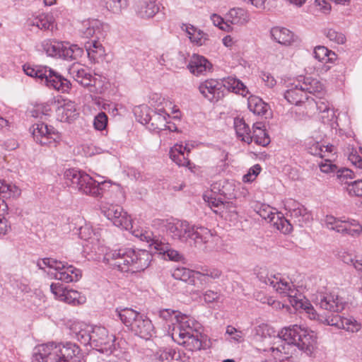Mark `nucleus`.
<instances>
[{
  "label": "nucleus",
  "instance_id": "41",
  "mask_svg": "<svg viewBox=\"0 0 362 362\" xmlns=\"http://www.w3.org/2000/svg\"><path fill=\"white\" fill-rule=\"evenodd\" d=\"M50 290L59 300H64L69 303H71V300L68 298V295L70 294V292L62 284L52 283L50 285Z\"/></svg>",
  "mask_w": 362,
  "mask_h": 362
},
{
  "label": "nucleus",
  "instance_id": "10",
  "mask_svg": "<svg viewBox=\"0 0 362 362\" xmlns=\"http://www.w3.org/2000/svg\"><path fill=\"white\" fill-rule=\"evenodd\" d=\"M37 265L40 269H45V267L54 269L56 271L54 278L65 283L78 281L82 276V272L79 269L53 258L40 259Z\"/></svg>",
  "mask_w": 362,
  "mask_h": 362
},
{
  "label": "nucleus",
  "instance_id": "50",
  "mask_svg": "<svg viewBox=\"0 0 362 362\" xmlns=\"http://www.w3.org/2000/svg\"><path fill=\"white\" fill-rule=\"evenodd\" d=\"M107 124V116L105 112H101L95 117L93 120V126L96 130H104L106 128Z\"/></svg>",
  "mask_w": 362,
  "mask_h": 362
},
{
  "label": "nucleus",
  "instance_id": "4",
  "mask_svg": "<svg viewBox=\"0 0 362 362\" xmlns=\"http://www.w3.org/2000/svg\"><path fill=\"white\" fill-rule=\"evenodd\" d=\"M180 325L171 333L173 339L186 349L195 351L209 346L206 337L197 330V322L190 317H184Z\"/></svg>",
  "mask_w": 362,
  "mask_h": 362
},
{
  "label": "nucleus",
  "instance_id": "35",
  "mask_svg": "<svg viewBox=\"0 0 362 362\" xmlns=\"http://www.w3.org/2000/svg\"><path fill=\"white\" fill-rule=\"evenodd\" d=\"M247 105L249 110L257 115H266L269 110L268 104L255 95H250L248 98Z\"/></svg>",
  "mask_w": 362,
  "mask_h": 362
},
{
  "label": "nucleus",
  "instance_id": "7",
  "mask_svg": "<svg viewBox=\"0 0 362 362\" xmlns=\"http://www.w3.org/2000/svg\"><path fill=\"white\" fill-rule=\"evenodd\" d=\"M23 71L26 75L40 79L42 83H44L49 88H52L62 93L68 92L71 88L69 81L47 66L25 64Z\"/></svg>",
  "mask_w": 362,
  "mask_h": 362
},
{
  "label": "nucleus",
  "instance_id": "11",
  "mask_svg": "<svg viewBox=\"0 0 362 362\" xmlns=\"http://www.w3.org/2000/svg\"><path fill=\"white\" fill-rule=\"evenodd\" d=\"M115 337L110 334L104 327H92V346L100 353L106 355L115 354L116 351Z\"/></svg>",
  "mask_w": 362,
  "mask_h": 362
},
{
  "label": "nucleus",
  "instance_id": "57",
  "mask_svg": "<svg viewBox=\"0 0 362 362\" xmlns=\"http://www.w3.org/2000/svg\"><path fill=\"white\" fill-rule=\"evenodd\" d=\"M220 297V293L210 289L203 293V299L206 303L216 302L219 300Z\"/></svg>",
  "mask_w": 362,
  "mask_h": 362
},
{
  "label": "nucleus",
  "instance_id": "36",
  "mask_svg": "<svg viewBox=\"0 0 362 362\" xmlns=\"http://www.w3.org/2000/svg\"><path fill=\"white\" fill-rule=\"evenodd\" d=\"M300 84L305 93L308 95V93L310 94H320L323 90V86L320 81L317 78H314L310 76L304 77L303 81H300Z\"/></svg>",
  "mask_w": 362,
  "mask_h": 362
},
{
  "label": "nucleus",
  "instance_id": "24",
  "mask_svg": "<svg viewBox=\"0 0 362 362\" xmlns=\"http://www.w3.org/2000/svg\"><path fill=\"white\" fill-rule=\"evenodd\" d=\"M187 67L192 74L198 76L209 71L211 64L205 57L194 54Z\"/></svg>",
  "mask_w": 362,
  "mask_h": 362
},
{
  "label": "nucleus",
  "instance_id": "40",
  "mask_svg": "<svg viewBox=\"0 0 362 362\" xmlns=\"http://www.w3.org/2000/svg\"><path fill=\"white\" fill-rule=\"evenodd\" d=\"M0 194H4V197H18L21 194V190L15 185L0 180Z\"/></svg>",
  "mask_w": 362,
  "mask_h": 362
},
{
  "label": "nucleus",
  "instance_id": "43",
  "mask_svg": "<svg viewBox=\"0 0 362 362\" xmlns=\"http://www.w3.org/2000/svg\"><path fill=\"white\" fill-rule=\"evenodd\" d=\"M106 8L113 13L119 14L127 8V0H104Z\"/></svg>",
  "mask_w": 362,
  "mask_h": 362
},
{
  "label": "nucleus",
  "instance_id": "39",
  "mask_svg": "<svg viewBox=\"0 0 362 362\" xmlns=\"http://www.w3.org/2000/svg\"><path fill=\"white\" fill-rule=\"evenodd\" d=\"M272 223L278 230L286 234L289 233L293 230V225L290 221L287 220L281 213H279L276 216L274 221Z\"/></svg>",
  "mask_w": 362,
  "mask_h": 362
},
{
  "label": "nucleus",
  "instance_id": "26",
  "mask_svg": "<svg viewBox=\"0 0 362 362\" xmlns=\"http://www.w3.org/2000/svg\"><path fill=\"white\" fill-rule=\"evenodd\" d=\"M270 33L272 37L281 45H291L297 40L294 34L285 28L274 27Z\"/></svg>",
  "mask_w": 362,
  "mask_h": 362
},
{
  "label": "nucleus",
  "instance_id": "23",
  "mask_svg": "<svg viewBox=\"0 0 362 362\" xmlns=\"http://www.w3.org/2000/svg\"><path fill=\"white\" fill-rule=\"evenodd\" d=\"M62 362H81L83 354L78 345L71 342L61 343Z\"/></svg>",
  "mask_w": 362,
  "mask_h": 362
},
{
  "label": "nucleus",
  "instance_id": "51",
  "mask_svg": "<svg viewBox=\"0 0 362 362\" xmlns=\"http://www.w3.org/2000/svg\"><path fill=\"white\" fill-rule=\"evenodd\" d=\"M347 190L351 196L362 197V179L349 183Z\"/></svg>",
  "mask_w": 362,
  "mask_h": 362
},
{
  "label": "nucleus",
  "instance_id": "62",
  "mask_svg": "<svg viewBox=\"0 0 362 362\" xmlns=\"http://www.w3.org/2000/svg\"><path fill=\"white\" fill-rule=\"evenodd\" d=\"M337 178L339 179L341 182H343L345 179H352L355 177L354 173L349 168H341L337 170Z\"/></svg>",
  "mask_w": 362,
  "mask_h": 362
},
{
  "label": "nucleus",
  "instance_id": "63",
  "mask_svg": "<svg viewBox=\"0 0 362 362\" xmlns=\"http://www.w3.org/2000/svg\"><path fill=\"white\" fill-rule=\"evenodd\" d=\"M350 162L358 169H362V158L356 151H352L349 156Z\"/></svg>",
  "mask_w": 362,
  "mask_h": 362
},
{
  "label": "nucleus",
  "instance_id": "18",
  "mask_svg": "<svg viewBox=\"0 0 362 362\" xmlns=\"http://www.w3.org/2000/svg\"><path fill=\"white\" fill-rule=\"evenodd\" d=\"M103 214L115 226L127 229L130 225V218L119 205L108 206L103 210Z\"/></svg>",
  "mask_w": 362,
  "mask_h": 362
},
{
  "label": "nucleus",
  "instance_id": "52",
  "mask_svg": "<svg viewBox=\"0 0 362 362\" xmlns=\"http://www.w3.org/2000/svg\"><path fill=\"white\" fill-rule=\"evenodd\" d=\"M192 283L194 285H197L198 283L200 284V287L206 286L210 284V281L205 276L204 272L194 271Z\"/></svg>",
  "mask_w": 362,
  "mask_h": 362
},
{
  "label": "nucleus",
  "instance_id": "56",
  "mask_svg": "<svg viewBox=\"0 0 362 362\" xmlns=\"http://www.w3.org/2000/svg\"><path fill=\"white\" fill-rule=\"evenodd\" d=\"M317 109L320 112H327V117H331L332 118L334 115L333 110H331L329 103L325 100H318L316 102Z\"/></svg>",
  "mask_w": 362,
  "mask_h": 362
},
{
  "label": "nucleus",
  "instance_id": "22",
  "mask_svg": "<svg viewBox=\"0 0 362 362\" xmlns=\"http://www.w3.org/2000/svg\"><path fill=\"white\" fill-rule=\"evenodd\" d=\"M28 27H36L40 30L52 31L56 27L55 19L51 13H42L27 21Z\"/></svg>",
  "mask_w": 362,
  "mask_h": 362
},
{
  "label": "nucleus",
  "instance_id": "38",
  "mask_svg": "<svg viewBox=\"0 0 362 362\" xmlns=\"http://www.w3.org/2000/svg\"><path fill=\"white\" fill-rule=\"evenodd\" d=\"M314 57L320 62H333L336 59L337 55L332 50L325 46H317L314 49Z\"/></svg>",
  "mask_w": 362,
  "mask_h": 362
},
{
  "label": "nucleus",
  "instance_id": "6",
  "mask_svg": "<svg viewBox=\"0 0 362 362\" xmlns=\"http://www.w3.org/2000/svg\"><path fill=\"white\" fill-rule=\"evenodd\" d=\"M278 336L288 344L296 346L308 355L311 354L316 343L314 332L298 325L284 327Z\"/></svg>",
  "mask_w": 362,
  "mask_h": 362
},
{
  "label": "nucleus",
  "instance_id": "42",
  "mask_svg": "<svg viewBox=\"0 0 362 362\" xmlns=\"http://www.w3.org/2000/svg\"><path fill=\"white\" fill-rule=\"evenodd\" d=\"M194 271L185 267H177L173 272L172 276L178 280H181L188 284L192 283Z\"/></svg>",
  "mask_w": 362,
  "mask_h": 362
},
{
  "label": "nucleus",
  "instance_id": "34",
  "mask_svg": "<svg viewBox=\"0 0 362 362\" xmlns=\"http://www.w3.org/2000/svg\"><path fill=\"white\" fill-rule=\"evenodd\" d=\"M85 174L86 172L76 168L66 170L64 173L66 185L74 189H77L78 187L80 185L81 180L83 178V175Z\"/></svg>",
  "mask_w": 362,
  "mask_h": 362
},
{
  "label": "nucleus",
  "instance_id": "17",
  "mask_svg": "<svg viewBox=\"0 0 362 362\" xmlns=\"http://www.w3.org/2000/svg\"><path fill=\"white\" fill-rule=\"evenodd\" d=\"M141 239L150 243V246L153 247L165 259L179 262L183 259V256L178 251L171 248L170 245L165 240L151 238L149 235L141 234Z\"/></svg>",
  "mask_w": 362,
  "mask_h": 362
},
{
  "label": "nucleus",
  "instance_id": "30",
  "mask_svg": "<svg viewBox=\"0 0 362 362\" xmlns=\"http://www.w3.org/2000/svg\"><path fill=\"white\" fill-rule=\"evenodd\" d=\"M234 128L237 137L241 141L248 144L252 142L250 129L243 118L235 117L234 119Z\"/></svg>",
  "mask_w": 362,
  "mask_h": 362
},
{
  "label": "nucleus",
  "instance_id": "44",
  "mask_svg": "<svg viewBox=\"0 0 362 362\" xmlns=\"http://www.w3.org/2000/svg\"><path fill=\"white\" fill-rule=\"evenodd\" d=\"M190 40L195 42L198 45H202L206 43L208 40L207 35L201 30H197L194 27L192 26L187 29Z\"/></svg>",
  "mask_w": 362,
  "mask_h": 362
},
{
  "label": "nucleus",
  "instance_id": "2",
  "mask_svg": "<svg viewBox=\"0 0 362 362\" xmlns=\"http://www.w3.org/2000/svg\"><path fill=\"white\" fill-rule=\"evenodd\" d=\"M163 226L171 236L182 242L189 243L199 250L206 249V244L212 238L211 230L203 226L191 225L186 221H163Z\"/></svg>",
  "mask_w": 362,
  "mask_h": 362
},
{
  "label": "nucleus",
  "instance_id": "15",
  "mask_svg": "<svg viewBox=\"0 0 362 362\" xmlns=\"http://www.w3.org/2000/svg\"><path fill=\"white\" fill-rule=\"evenodd\" d=\"M35 350L34 357L38 362H62L61 343L40 344Z\"/></svg>",
  "mask_w": 362,
  "mask_h": 362
},
{
  "label": "nucleus",
  "instance_id": "61",
  "mask_svg": "<svg viewBox=\"0 0 362 362\" xmlns=\"http://www.w3.org/2000/svg\"><path fill=\"white\" fill-rule=\"evenodd\" d=\"M273 332V329L267 324H261L256 328V334L262 337L271 336Z\"/></svg>",
  "mask_w": 362,
  "mask_h": 362
},
{
  "label": "nucleus",
  "instance_id": "1",
  "mask_svg": "<svg viewBox=\"0 0 362 362\" xmlns=\"http://www.w3.org/2000/svg\"><path fill=\"white\" fill-rule=\"evenodd\" d=\"M104 261L122 272H137L146 269L151 261V255L146 250H135L122 247L112 250L105 247L99 248Z\"/></svg>",
  "mask_w": 362,
  "mask_h": 362
},
{
  "label": "nucleus",
  "instance_id": "20",
  "mask_svg": "<svg viewBox=\"0 0 362 362\" xmlns=\"http://www.w3.org/2000/svg\"><path fill=\"white\" fill-rule=\"evenodd\" d=\"M71 76L83 87H95V78L90 71L81 64H74L69 69Z\"/></svg>",
  "mask_w": 362,
  "mask_h": 362
},
{
  "label": "nucleus",
  "instance_id": "46",
  "mask_svg": "<svg viewBox=\"0 0 362 362\" xmlns=\"http://www.w3.org/2000/svg\"><path fill=\"white\" fill-rule=\"evenodd\" d=\"M325 35L332 42H334L338 45L344 44L346 42L345 35L334 29H325L324 30Z\"/></svg>",
  "mask_w": 362,
  "mask_h": 362
},
{
  "label": "nucleus",
  "instance_id": "33",
  "mask_svg": "<svg viewBox=\"0 0 362 362\" xmlns=\"http://www.w3.org/2000/svg\"><path fill=\"white\" fill-rule=\"evenodd\" d=\"M187 150L189 153V149H187V146L175 144L170 151V158L179 166H187L189 160L185 155V151Z\"/></svg>",
  "mask_w": 362,
  "mask_h": 362
},
{
  "label": "nucleus",
  "instance_id": "54",
  "mask_svg": "<svg viewBox=\"0 0 362 362\" xmlns=\"http://www.w3.org/2000/svg\"><path fill=\"white\" fill-rule=\"evenodd\" d=\"M175 356H178L176 351L173 349H168L160 351L158 358L160 362H173Z\"/></svg>",
  "mask_w": 362,
  "mask_h": 362
},
{
  "label": "nucleus",
  "instance_id": "58",
  "mask_svg": "<svg viewBox=\"0 0 362 362\" xmlns=\"http://www.w3.org/2000/svg\"><path fill=\"white\" fill-rule=\"evenodd\" d=\"M202 271L204 272L207 279H217L222 275V272L216 268L203 267Z\"/></svg>",
  "mask_w": 362,
  "mask_h": 362
},
{
  "label": "nucleus",
  "instance_id": "55",
  "mask_svg": "<svg viewBox=\"0 0 362 362\" xmlns=\"http://www.w3.org/2000/svg\"><path fill=\"white\" fill-rule=\"evenodd\" d=\"M211 21L216 26L219 27L221 30L225 31H230L232 30L231 26L228 23V22H224L223 19L217 14H213L211 17Z\"/></svg>",
  "mask_w": 362,
  "mask_h": 362
},
{
  "label": "nucleus",
  "instance_id": "32",
  "mask_svg": "<svg viewBox=\"0 0 362 362\" xmlns=\"http://www.w3.org/2000/svg\"><path fill=\"white\" fill-rule=\"evenodd\" d=\"M82 47L77 45H70L69 42L63 43V47L60 52L59 58L66 60H77L83 54Z\"/></svg>",
  "mask_w": 362,
  "mask_h": 362
},
{
  "label": "nucleus",
  "instance_id": "21",
  "mask_svg": "<svg viewBox=\"0 0 362 362\" xmlns=\"http://www.w3.org/2000/svg\"><path fill=\"white\" fill-rule=\"evenodd\" d=\"M284 97L288 103L295 105H298L308 99V96L305 93L303 88L300 84V81L288 86V89L284 93Z\"/></svg>",
  "mask_w": 362,
  "mask_h": 362
},
{
  "label": "nucleus",
  "instance_id": "49",
  "mask_svg": "<svg viewBox=\"0 0 362 362\" xmlns=\"http://www.w3.org/2000/svg\"><path fill=\"white\" fill-rule=\"evenodd\" d=\"M308 152L313 156H319L322 158L326 157V155L323 154V144L318 141H310L308 144Z\"/></svg>",
  "mask_w": 362,
  "mask_h": 362
},
{
  "label": "nucleus",
  "instance_id": "45",
  "mask_svg": "<svg viewBox=\"0 0 362 362\" xmlns=\"http://www.w3.org/2000/svg\"><path fill=\"white\" fill-rule=\"evenodd\" d=\"M165 117L162 116L160 114L154 113L152 116H146V118L144 119L146 123H151L154 129H163V127L166 128V125L164 123Z\"/></svg>",
  "mask_w": 362,
  "mask_h": 362
},
{
  "label": "nucleus",
  "instance_id": "64",
  "mask_svg": "<svg viewBox=\"0 0 362 362\" xmlns=\"http://www.w3.org/2000/svg\"><path fill=\"white\" fill-rule=\"evenodd\" d=\"M93 230L87 225L79 228V236L81 239L88 240L91 238Z\"/></svg>",
  "mask_w": 362,
  "mask_h": 362
},
{
  "label": "nucleus",
  "instance_id": "28",
  "mask_svg": "<svg viewBox=\"0 0 362 362\" xmlns=\"http://www.w3.org/2000/svg\"><path fill=\"white\" fill-rule=\"evenodd\" d=\"M57 115L62 122H70L77 117L78 112L74 102L69 101L58 107Z\"/></svg>",
  "mask_w": 362,
  "mask_h": 362
},
{
  "label": "nucleus",
  "instance_id": "16",
  "mask_svg": "<svg viewBox=\"0 0 362 362\" xmlns=\"http://www.w3.org/2000/svg\"><path fill=\"white\" fill-rule=\"evenodd\" d=\"M285 209L288 211L293 223L300 227H303L313 220L311 213L303 205L294 200L287 201Z\"/></svg>",
  "mask_w": 362,
  "mask_h": 362
},
{
  "label": "nucleus",
  "instance_id": "47",
  "mask_svg": "<svg viewBox=\"0 0 362 362\" xmlns=\"http://www.w3.org/2000/svg\"><path fill=\"white\" fill-rule=\"evenodd\" d=\"M342 329L350 332H357L361 329V324L352 317H344Z\"/></svg>",
  "mask_w": 362,
  "mask_h": 362
},
{
  "label": "nucleus",
  "instance_id": "9",
  "mask_svg": "<svg viewBox=\"0 0 362 362\" xmlns=\"http://www.w3.org/2000/svg\"><path fill=\"white\" fill-rule=\"evenodd\" d=\"M84 26L86 27L83 31L85 37H95L96 39L86 45V50L89 59L93 62H95L98 61V58L103 57L105 53L104 47L99 41L105 37L106 33L105 28H107V25H103L100 21L94 20L84 24Z\"/></svg>",
  "mask_w": 362,
  "mask_h": 362
},
{
  "label": "nucleus",
  "instance_id": "27",
  "mask_svg": "<svg viewBox=\"0 0 362 362\" xmlns=\"http://www.w3.org/2000/svg\"><path fill=\"white\" fill-rule=\"evenodd\" d=\"M226 21L233 25H244L250 21L249 13L242 8H233L226 16Z\"/></svg>",
  "mask_w": 362,
  "mask_h": 362
},
{
  "label": "nucleus",
  "instance_id": "19",
  "mask_svg": "<svg viewBox=\"0 0 362 362\" xmlns=\"http://www.w3.org/2000/svg\"><path fill=\"white\" fill-rule=\"evenodd\" d=\"M105 182H98L86 173L77 189L83 194L98 197L102 195Z\"/></svg>",
  "mask_w": 362,
  "mask_h": 362
},
{
  "label": "nucleus",
  "instance_id": "29",
  "mask_svg": "<svg viewBox=\"0 0 362 362\" xmlns=\"http://www.w3.org/2000/svg\"><path fill=\"white\" fill-rule=\"evenodd\" d=\"M159 317L166 322H170L173 325L172 332L176 327L181 324V321L184 317H189L187 315L182 314L178 310L171 309H163L159 311Z\"/></svg>",
  "mask_w": 362,
  "mask_h": 362
},
{
  "label": "nucleus",
  "instance_id": "8",
  "mask_svg": "<svg viewBox=\"0 0 362 362\" xmlns=\"http://www.w3.org/2000/svg\"><path fill=\"white\" fill-rule=\"evenodd\" d=\"M257 276L262 283L271 286L278 293L288 297L293 306H303V303L298 297V291L296 286L291 281L284 278L281 274L269 276L259 272Z\"/></svg>",
  "mask_w": 362,
  "mask_h": 362
},
{
  "label": "nucleus",
  "instance_id": "14",
  "mask_svg": "<svg viewBox=\"0 0 362 362\" xmlns=\"http://www.w3.org/2000/svg\"><path fill=\"white\" fill-rule=\"evenodd\" d=\"M325 223L327 226H330V228L344 235L351 236L359 235L362 234V226L358 221L347 218L339 219L333 216H327Z\"/></svg>",
  "mask_w": 362,
  "mask_h": 362
},
{
  "label": "nucleus",
  "instance_id": "59",
  "mask_svg": "<svg viewBox=\"0 0 362 362\" xmlns=\"http://www.w3.org/2000/svg\"><path fill=\"white\" fill-rule=\"evenodd\" d=\"M320 170L325 173L335 172L337 166L333 164L330 159L325 158V162L320 164Z\"/></svg>",
  "mask_w": 362,
  "mask_h": 362
},
{
  "label": "nucleus",
  "instance_id": "12",
  "mask_svg": "<svg viewBox=\"0 0 362 362\" xmlns=\"http://www.w3.org/2000/svg\"><path fill=\"white\" fill-rule=\"evenodd\" d=\"M313 301L319 308L333 313L341 312L346 304L344 298L334 291L318 292Z\"/></svg>",
  "mask_w": 362,
  "mask_h": 362
},
{
  "label": "nucleus",
  "instance_id": "13",
  "mask_svg": "<svg viewBox=\"0 0 362 362\" xmlns=\"http://www.w3.org/2000/svg\"><path fill=\"white\" fill-rule=\"evenodd\" d=\"M31 132L34 140L41 145H56L62 139L61 134L52 126L41 122L34 124Z\"/></svg>",
  "mask_w": 362,
  "mask_h": 362
},
{
  "label": "nucleus",
  "instance_id": "25",
  "mask_svg": "<svg viewBox=\"0 0 362 362\" xmlns=\"http://www.w3.org/2000/svg\"><path fill=\"white\" fill-rule=\"evenodd\" d=\"M159 11L155 0H139L136 3V12L141 18H153Z\"/></svg>",
  "mask_w": 362,
  "mask_h": 362
},
{
  "label": "nucleus",
  "instance_id": "53",
  "mask_svg": "<svg viewBox=\"0 0 362 362\" xmlns=\"http://www.w3.org/2000/svg\"><path fill=\"white\" fill-rule=\"evenodd\" d=\"M78 340L84 345L92 346V328L90 330H81L77 334Z\"/></svg>",
  "mask_w": 362,
  "mask_h": 362
},
{
  "label": "nucleus",
  "instance_id": "5",
  "mask_svg": "<svg viewBox=\"0 0 362 362\" xmlns=\"http://www.w3.org/2000/svg\"><path fill=\"white\" fill-rule=\"evenodd\" d=\"M116 316L135 335L149 339L155 333L151 320L144 314L130 308H117Z\"/></svg>",
  "mask_w": 362,
  "mask_h": 362
},
{
  "label": "nucleus",
  "instance_id": "31",
  "mask_svg": "<svg viewBox=\"0 0 362 362\" xmlns=\"http://www.w3.org/2000/svg\"><path fill=\"white\" fill-rule=\"evenodd\" d=\"M264 127V125L262 122L255 123L252 127L253 131L251 133V137L257 144L266 146L270 143L271 140Z\"/></svg>",
  "mask_w": 362,
  "mask_h": 362
},
{
  "label": "nucleus",
  "instance_id": "60",
  "mask_svg": "<svg viewBox=\"0 0 362 362\" xmlns=\"http://www.w3.org/2000/svg\"><path fill=\"white\" fill-rule=\"evenodd\" d=\"M344 317H341L338 315L328 317L325 320L327 324L330 326H334L338 329H342Z\"/></svg>",
  "mask_w": 362,
  "mask_h": 362
},
{
  "label": "nucleus",
  "instance_id": "3",
  "mask_svg": "<svg viewBox=\"0 0 362 362\" xmlns=\"http://www.w3.org/2000/svg\"><path fill=\"white\" fill-rule=\"evenodd\" d=\"M200 93L211 103H216L225 95V89L245 97L249 90L239 79L228 76L221 79L210 78L202 82L199 86Z\"/></svg>",
  "mask_w": 362,
  "mask_h": 362
},
{
  "label": "nucleus",
  "instance_id": "37",
  "mask_svg": "<svg viewBox=\"0 0 362 362\" xmlns=\"http://www.w3.org/2000/svg\"><path fill=\"white\" fill-rule=\"evenodd\" d=\"M41 46L48 56L59 57L63 42L46 40L42 42Z\"/></svg>",
  "mask_w": 362,
  "mask_h": 362
},
{
  "label": "nucleus",
  "instance_id": "48",
  "mask_svg": "<svg viewBox=\"0 0 362 362\" xmlns=\"http://www.w3.org/2000/svg\"><path fill=\"white\" fill-rule=\"evenodd\" d=\"M258 214L262 218L271 223L272 221H274L275 216L279 213L274 212V209L270 206L262 204L258 211Z\"/></svg>",
  "mask_w": 362,
  "mask_h": 362
}]
</instances>
